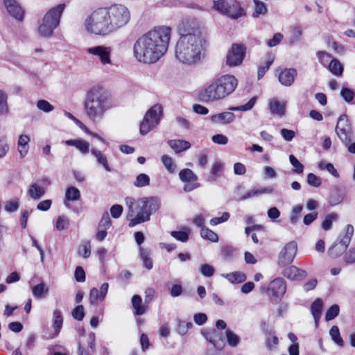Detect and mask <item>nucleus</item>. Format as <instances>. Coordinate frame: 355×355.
Instances as JSON below:
<instances>
[{"mask_svg": "<svg viewBox=\"0 0 355 355\" xmlns=\"http://www.w3.org/2000/svg\"><path fill=\"white\" fill-rule=\"evenodd\" d=\"M336 132L342 142L345 145L349 144L352 139V132L351 126L348 123L347 115L343 114L339 117L336 127Z\"/></svg>", "mask_w": 355, "mask_h": 355, "instance_id": "nucleus-11", "label": "nucleus"}, {"mask_svg": "<svg viewBox=\"0 0 355 355\" xmlns=\"http://www.w3.org/2000/svg\"><path fill=\"white\" fill-rule=\"evenodd\" d=\"M45 189L37 184L34 183L32 184L30 187V189L28 191V194L29 196L35 200H38L41 198L45 194Z\"/></svg>", "mask_w": 355, "mask_h": 355, "instance_id": "nucleus-35", "label": "nucleus"}, {"mask_svg": "<svg viewBox=\"0 0 355 355\" xmlns=\"http://www.w3.org/2000/svg\"><path fill=\"white\" fill-rule=\"evenodd\" d=\"M87 31L100 35H105L113 31L105 8L94 10L85 20Z\"/></svg>", "mask_w": 355, "mask_h": 355, "instance_id": "nucleus-6", "label": "nucleus"}, {"mask_svg": "<svg viewBox=\"0 0 355 355\" xmlns=\"http://www.w3.org/2000/svg\"><path fill=\"white\" fill-rule=\"evenodd\" d=\"M179 31L180 37L175 46L177 59L184 64L197 63L201 59L205 42L200 23L196 20H187L182 22Z\"/></svg>", "mask_w": 355, "mask_h": 355, "instance_id": "nucleus-2", "label": "nucleus"}, {"mask_svg": "<svg viewBox=\"0 0 355 355\" xmlns=\"http://www.w3.org/2000/svg\"><path fill=\"white\" fill-rule=\"evenodd\" d=\"M221 256L225 260H231L236 257V250L230 245H224L221 248Z\"/></svg>", "mask_w": 355, "mask_h": 355, "instance_id": "nucleus-44", "label": "nucleus"}, {"mask_svg": "<svg viewBox=\"0 0 355 355\" xmlns=\"http://www.w3.org/2000/svg\"><path fill=\"white\" fill-rule=\"evenodd\" d=\"M343 260L347 264L355 263V248H352L347 251H345Z\"/></svg>", "mask_w": 355, "mask_h": 355, "instance_id": "nucleus-64", "label": "nucleus"}, {"mask_svg": "<svg viewBox=\"0 0 355 355\" xmlns=\"http://www.w3.org/2000/svg\"><path fill=\"white\" fill-rule=\"evenodd\" d=\"M109 288V284L107 282L103 283L100 290L98 291L96 288H92L89 292V302L92 305H96L98 301H103L107 293Z\"/></svg>", "mask_w": 355, "mask_h": 355, "instance_id": "nucleus-18", "label": "nucleus"}, {"mask_svg": "<svg viewBox=\"0 0 355 355\" xmlns=\"http://www.w3.org/2000/svg\"><path fill=\"white\" fill-rule=\"evenodd\" d=\"M274 61V57L271 55H268L267 60L258 68L257 78L259 80L261 79L265 75L266 72L268 70L270 65Z\"/></svg>", "mask_w": 355, "mask_h": 355, "instance_id": "nucleus-40", "label": "nucleus"}, {"mask_svg": "<svg viewBox=\"0 0 355 355\" xmlns=\"http://www.w3.org/2000/svg\"><path fill=\"white\" fill-rule=\"evenodd\" d=\"M245 55V47L243 44H233L226 56V63L230 67L240 65Z\"/></svg>", "mask_w": 355, "mask_h": 355, "instance_id": "nucleus-10", "label": "nucleus"}, {"mask_svg": "<svg viewBox=\"0 0 355 355\" xmlns=\"http://www.w3.org/2000/svg\"><path fill=\"white\" fill-rule=\"evenodd\" d=\"M338 219V214L336 213H331L327 215L322 223V228L328 231L331 228L332 223L334 220H336Z\"/></svg>", "mask_w": 355, "mask_h": 355, "instance_id": "nucleus-48", "label": "nucleus"}, {"mask_svg": "<svg viewBox=\"0 0 355 355\" xmlns=\"http://www.w3.org/2000/svg\"><path fill=\"white\" fill-rule=\"evenodd\" d=\"M237 85L238 80L234 76H221L200 92L199 99L205 103L223 99L231 94Z\"/></svg>", "mask_w": 355, "mask_h": 355, "instance_id": "nucleus-5", "label": "nucleus"}, {"mask_svg": "<svg viewBox=\"0 0 355 355\" xmlns=\"http://www.w3.org/2000/svg\"><path fill=\"white\" fill-rule=\"evenodd\" d=\"M348 246H345L340 243V241L335 242L329 249L328 253L333 259H336L341 256L346 250Z\"/></svg>", "mask_w": 355, "mask_h": 355, "instance_id": "nucleus-31", "label": "nucleus"}, {"mask_svg": "<svg viewBox=\"0 0 355 355\" xmlns=\"http://www.w3.org/2000/svg\"><path fill=\"white\" fill-rule=\"evenodd\" d=\"M340 309L338 304L331 306L325 313V320L329 321L334 320L339 314Z\"/></svg>", "mask_w": 355, "mask_h": 355, "instance_id": "nucleus-55", "label": "nucleus"}, {"mask_svg": "<svg viewBox=\"0 0 355 355\" xmlns=\"http://www.w3.org/2000/svg\"><path fill=\"white\" fill-rule=\"evenodd\" d=\"M56 28V26L43 19L42 23L38 27V33L42 37H49L53 35Z\"/></svg>", "mask_w": 355, "mask_h": 355, "instance_id": "nucleus-26", "label": "nucleus"}, {"mask_svg": "<svg viewBox=\"0 0 355 355\" xmlns=\"http://www.w3.org/2000/svg\"><path fill=\"white\" fill-rule=\"evenodd\" d=\"M200 235L203 239L211 242H217L218 241V235L206 227H202V229L200 230Z\"/></svg>", "mask_w": 355, "mask_h": 355, "instance_id": "nucleus-45", "label": "nucleus"}, {"mask_svg": "<svg viewBox=\"0 0 355 355\" xmlns=\"http://www.w3.org/2000/svg\"><path fill=\"white\" fill-rule=\"evenodd\" d=\"M162 114L163 109L161 105L156 104L150 107L140 125V133L145 135L156 128L162 119Z\"/></svg>", "mask_w": 355, "mask_h": 355, "instance_id": "nucleus-8", "label": "nucleus"}, {"mask_svg": "<svg viewBox=\"0 0 355 355\" xmlns=\"http://www.w3.org/2000/svg\"><path fill=\"white\" fill-rule=\"evenodd\" d=\"M73 318L78 321H82L85 317L84 307L83 305L76 306L72 311Z\"/></svg>", "mask_w": 355, "mask_h": 355, "instance_id": "nucleus-60", "label": "nucleus"}, {"mask_svg": "<svg viewBox=\"0 0 355 355\" xmlns=\"http://www.w3.org/2000/svg\"><path fill=\"white\" fill-rule=\"evenodd\" d=\"M179 178L182 182L187 183L184 186L185 192H190L200 187V184L197 182V175L189 168L181 170L179 173Z\"/></svg>", "mask_w": 355, "mask_h": 355, "instance_id": "nucleus-14", "label": "nucleus"}, {"mask_svg": "<svg viewBox=\"0 0 355 355\" xmlns=\"http://www.w3.org/2000/svg\"><path fill=\"white\" fill-rule=\"evenodd\" d=\"M139 253L144 266L148 270H151L153 267V264L152 259L150 257L149 252L147 250L140 248Z\"/></svg>", "mask_w": 355, "mask_h": 355, "instance_id": "nucleus-38", "label": "nucleus"}, {"mask_svg": "<svg viewBox=\"0 0 355 355\" xmlns=\"http://www.w3.org/2000/svg\"><path fill=\"white\" fill-rule=\"evenodd\" d=\"M53 319V327L55 330L54 336H57L59 334L63 324L62 314L60 310H54Z\"/></svg>", "mask_w": 355, "mask_h": 355, "instance_id": "nucleus-32", "label": "nucleus"}, {"mask_svg": "<svg viewBox=\"0 0 355 355\" xmlns=\"http://www.w3.org/2000/svg\"><path fill=\"white\" fill-rule=\"evenodd\" d=\"M227 343L232 347H236L240 341V338L234 332L230 329H227L225 331Z\"/></svg>", "mask_w": 355, "mask_h": 355, "instance_id": "nucleus-46", "label": "nucleus"}, {"mask_svg": "<svg viewBox=\"0 0 355 355\" xmlns=\"http://www.w3.org/2000/svg\"><path fill=\"white\" fill-rule=\"evenodd\" d=\"M228 3L225 0L214 1L213 8L221 14L227 15Z\"/></svg>", "mask_w": 355, "mask_h": 355, "instance_id": "nucleus-54", "label": "nucleus"}, {"mask_svg": "<svg viewBox=\"0 0 355 355\" xmlns=\"http://www.w3.org/2000/svg\"><path fill=\"white\" fill-rule=\"evenodd\" d=\"M171 33L170 27L157 26L139 37L133 46L137 60L150 64L159 60L167 51Z\"/></svg>", "mask_w": 355, "mask_h": 355, "instance_id": "nucleus-1", "label": "nucleus"}, {"mask_svg": "<svg viewBox=\"0 0 355 355\" xmlns=\"http://www.w3.org/2000/svg\"><path fill=\"white\" fill-rule=\"evenodd\" d=\"M343 200V196L338 192L337 190L331 191L329 202L331 206H335L340 204Z\"/></svg>", "mask_w": 355, "mask_h": 355, "instance_id": "nucleus-56", "label": "nucleus"}, {"mask_svg": "<svg viewBox=\"0 0 355 355\" xmlns=\"http://www.w3.org/2000/svg\"><path fill=\"white\" fill-rule=\"evenodd\" d=\"M125 201L128 208L127 218L130 227L148 221L150 216L160 206V199L156 196L144 197L137 200L132 197H126Z\"/></svg>", "mask_w": 355, "mask_h": 355, "instance_id": "nucleus-4", "label": "nucleus"}, {"mask_svg": "<svg viewBox=\"0 0 355 355\" xmlns=\"http://www.w3.org/2000/svg\"><path fill=\"white\" fill-rule=\"evenodd\" d=\"M65 8V3L58 4L49 9L44 15L43 19L58 28L60 25V18Z\"/></svg>", "mask_w": 355, "mask_h": 355, "instance_id": "nucleus-15", "label": "nucleus"}, {"mask_svg": "<svg viewBox=\"0 0 355 355\" xmlns=\"http://www.w3.org/2000/svg\"><path fill=\"white\" fill-rule=\"evenodd\" d=\"M303 209V207L301 205H296L292 208L291 214L290 216V222L292 224H295L300 218V214Z\"/></svg>", "mask_w": 355, "mask_h": 355, "instance_id": "nucleus-57", "label": "nucleus"}, {"mask_svg": "<svg viewBox=\"0 0 355 355\" xmlns=\"http://www.w3.org/2000/svg\"><path fill=\"white\" fill-rule=\"evenodd\" d=\"M200 334L203 337L214 345L215 349L221 350L225 346L223 334L216 329H202Z\"/></svg>", "mask_w": 355, "mask_h": 355, "instance_id": "nucleus-13", "label": "nucleus"}, {"mask_svg": "<svg viewBox=\"0 0 355 355\" xmlns=\"http://www.w3.org/2000/svg\"><path fill=\"white\" fill-rule=\"evenodd\" d=\"M255 10L252 14L254 17H258L260 15H265L267 12L266 5L259 0H254Z\"/></svg>", "mask_w": 355, "mask_h": 355, "instance_id": "nucleus-51", "label": "nucleus"}, {"mask_svg": "<svg viewBox=\"0 0 355 355\" xmlns=\"http://www.w3.org/2000/svg\"><path fill=\"white\" fill-rule=\"evenodd\" d=\"M354 228L352 225L348 224L346 225L344 230V235L338 238L340 243L345 246H349L352 237L354 235Z\"/></svg>", "mask_w": 355, "mask_h": 355, "instance_id": "nucleus-34", "label": "nucleus"}, {"mask_svg": "<svg viewBox=\"0 0 355 355\" xmlns=\"http://www.w3.org/2000/svg\"><path fill=\"white\" fill-rule=\"evenodd\" d=\"M329 335L335 343H336L338 345H339L340 347L343 346L344 342L340 336V331L337 326H333L330 329Z\"/></svg>", "mask_w": 355, "mask_h": 355, "instance_id": "nucleus-47", "label": "nucleus"}, {"mask_svg": "<svg viewBox=\"0 0 355 355\" xmlns=\"http://www.w3.org/2000/svg\"><path fill=\"white\" fill-rule=\"evenodd\" d=\"M111 107L109 93L103 87L94 85L86 92L83 108L85 116L90 121H99Z\"/></svg>", "mask_w": 355, "mask_h": 355, "instance_id": "nucleus-3", "label": "nucleus"}, {"mask_svg": "<svg viewBox=\"0 0 355 355\" xmlns=\"http://www.w3.org/2000/svg\"><path fill=\"white\" fill-rule=\"evenodd\" d=\"M80 198V191L75 187H70L66 190L65 200L68 201L78 200Z\"/></svg>", "mask_w": 355, "mask_h": 355, "instance_id": "nucleus-43", "label": "nucleus"}, {"mask_svg": "<svg viewBox=\"0 0 355 355\" xmlns=\"http://www.w3.org/2000/svg\"><path fill=\"white\" fill-rule=\"evenodd\" d=\"M221 276L234 284L243 283L247 279L246 275L241 271H235L230 273L222 274Z\"/></svg>", "mask_w": 355, "mask_h": 355, "instance_id": "nucleus-23", "label": "nucleus"}, {"mask_svg": "<svg viewBox=\"0 0 355 355\" xmlns=\"http://www.w3.org/2000/svg\"><path fill=\"white\" fill-rule=\"evenodd\" d=\"M36 105L38 110L45 113H49L54 110V106L44 99L39 100Z\"/></svg>", "mask_w": 355, "mask_h": 355, "instance_id": "nucleus-52", "label": "nucleus"}, {"mask_svg": "<svg viewBox=\"0 0 355 355\" xmlns=\"http://www.w3.org/2000/svg\"><path fill=\"white\" fill-rule=\"evenodd\" d=\"M168 144L176 153H180L191 147V144L189 141L182 139L169 140Z\"/></svg>", "mask_w": 355, "mask_h": 355, "instance_id": "nucleus-25", "label": "nucleus"}, {"mask_svg": "<svg viewBox=\"0 0 355 355\" xmlns=\"http://www.w3.org/2000/svg\"><path fill=\"white\" fill-rule=\"evenodd\" d=\"M322 306L323 302L320 298L316 299L311 305V314L314 318L316 326L318 325V321L321 317Z\"/></svg>", "mask_w": 355, "mask_h": 355, "instance_id": "nucleus-28", "label": "nucleus"}, {"mask_svg": "<svg viewBox=\"0 0 355 355\" xmlns=\"http://www.w3.org/2000/svg\"><path fill=\"white\" fill-rule=\"evenodd\" d=\"M297 74V71L295 69H284L279 73L278 79L282 85L288 87L294 83Z\"/></svg>", "mask_w": 355, "mask_h": 355, "instance_id": "nucleus-19", "label": "nucleus"}, {"mask_svg": "<svg viewBox=\"0 0 355 355\" xmlns=\"http://www.w3.org/2000/svg\"><path fill=\"white\" fill-rule=\"evenodd\" d=\"M8 98L7 94L0 89V116H7L10 114Z\"/></svg>", "mask_w": 355, "mask_h": 355, "instance_id": "nucleus-37", "label": "nucleus"}, {"mask_svg": "<svg viewBox=\"0 0 355 355\" xmlns=\"http://www.w3.org/2000/svg\"><path fill=\"white\" fill-rule=\"evenodd\" d=\"M193 327L191 322H186L181 320H178V327L177 331L181 336L185 335L188 329Z\"/></svg>", "mask_w": 355, "mask_h": 355, "instance_id": "nucleus-50", "label": "nucleus"}, {"mask_svg": "<svg viewBox=\"0 0 355 355\" xmlns=\"http://www.w3.org/2000/svg\"><path fill=\"white\" fill-rule=\"evenodd\" d=\"M64 143L67 146H75L83 154H87L89 151V144L83 139H69L66 140Z\"/></svg>", "mask_w": 355, "mask_h": 355, "instance_id": "nucleus-24", "label": "nucleus"}, {"mask_svg": "<svg viewBox=\"0 0 355 355\" xmlns=\"http://www.w3.org/2000/svg\"><path fill=\"white\" fill-rule=\"evenodd\" d=\"M105 8L114 32L127 25L130 20V10L123 4L115 3Z\"/></svg>", "mask_w": 355, "mask_h": 355, "instance_id": "nucleus-7", "label": "nucleus"}, {"mask_svg": "<svg viewBox=\"0 0 355 355\" xmlns=\"http://www.w3.org/2000/svg\"><path fill=\"white\" fill-rule=\"evenodd\" d=\"M259 327L261 330L266 335L270 336L274 334L272 327L266 320H261L259 322Z\"/></svg>", "mask_w": 355, "mask_h": 355, "instance_id": "nucleus-63", "label": "nucleus"}, {"mask_svg": "<svg viewBox=\"0 0 355 355\" xmlns=\"http://www.w3.org/2000/svg\"><path fill=\"white\" fill-rule=\"evenodd\" d=\"M87 52L93 55L97 56L103 64H110L111 62L110 54L112 49L110 47L105 46H96L89 47Z\"/></svg>", "mask_w": 355, "mask_h": 355, "instance_id": "nucleus-16", "label": "nucleus"}, {"mask_svg": "<svg viewBox=\"0 0 355 355\" xmlns=\"http://www.w3.org/2000/svg\"><path fill=\"white\" fill-rule=\"evenodd\" d=\"M236 116L232 112H224L211 116L210 121L213 123L229 124L234 121Z\"/></svg>", "mask_w": 355, "mask_h": 355, "instance_id": "nucleus-20", "label": "nucleus"}, {"mask_svg": "<svg viewBox=\"0 0 355 355\" xmlns=\"http://www.w3.org/2000/svg\"><path fill=\"white\" fill-rule=\"evenodd\" d=\"M265 291H267L272 303L277 304L278 299L282 298L286 293V282L282 278H276L270 282L267 288H261L262 292H264Z\"/></svg>", "mask_w": 355, "mask_h": 355, "instance_id": "nucleus-9", "label": "nucleus"}, {"mask_svg": "<svg viewBox=\"0 0 355 355\" xmlns=\"http://www.w3.org/2000/svg\"><path fill=\"white\" fill-rule=\"evenodd\" d=\"M95 347V334L90 332L88 334V348L89 349H85L80 344L78 345V355H91L94 352Z\"/></svg>", "mask_w": 355, "mask_h": 355, "instance_id": "nucleus-27", "label": "nucleus"}, {"mask_svg": "<svg viewBox=\"0 0 355 355\" xmlns=\"http://www.w3.org/2000/svg\"><path fill=\"white\" fill-rule=\"evenodd\" d=\"M257 98L256 96H254V97L251 98L247 103L240 105V106L230 107L229 110H230V111H243V112L250 110L254 106V105L257 102Z\"/></svg>", "mask_w": 355, "mask_h": 355, "instance_id": "nucleus-41", "label": "nucleus"}, {"mask_svg": "<svg viewBox=\"0 0 355 355\" xmlns=\"http://www.w3.org/2000/svg\"><path fill=\"white\" fill-rule=\"evenodd\" d=\"M227 16L232 19H238L245 15L244 10L237 1L228 3Z\"/></svg>", "mask_w": 355, "mask_h": 355, "instance_id": "nucleus-22", "label": "nucleus"}, {"mask_svg": "<svg viewBox=\"0 0 355 355\" xmlns=\"http://www.w3.org/2000/svg\"><path fill=\"white\" fill-rule=\"evenodd\" d=\"M329 71L336 76H340L343 72V67L337 59H332L329 64Z\"/></svg>", "mask_w": 355, "mask_h": 355, "instance_id": "nucleus-39", "label": "nucleus"}, {"mask_svg": "<svg viewBox=\"0 0 355 355\" xmlns=\"http://www.w3.org/2000/svg\"><path fill=\"white\" fill-rule=\"evenodd\" d=\"M91 153L96 157L97 162L101 165L106 171L110 172L112 171L107 157L101 151L96 148H92Z\"/></svg>", "mask_w": 355, "mask_h": 355, "instance_id": "nucleus-29", "label": "nucleus"}, {"mask_svg": "<svg viewBox=\"0 0 355 355\" xmlns=\"http://www.w3.org/2000/svg\"><path fill=\"white\" fill-rule=\"evenodd\" d=\"M282 275L289 279L297 280L304 278L306 275V272L304 270L291 266L283 270Z\"/></svg>", "mask_w": 355, "mask_h": 355, "instance_id": "nucleus-21", "label": "nucleus"}, {"mask_svg": "<svg viewBox=\"0 0 355 355\" xmlns=\"http://www.w3.org/2000/svg\"><path fill=\"white\" fill-rule=\"evenodd\" d=\"M150 184V178L147 174L140 173L139 174L133 183L135 187L141 188L145 187Z\"/></svg>", "mask_w": 355, "mask_h": 355, "instance_id": "nucleus-42", "label": "nucleus"}, {"mask_svg": "<svg viewBox=\"0 0 355 355\" xmlns=\"http://www.w3.org/2000/svg\"><path fill=\"white\" fill-rule=\"evenodd\" d=\"M132 304L135 310V315H141L146 313V306L142 304V299L138 295H135L132 297Z\"/></svg>", "mask_w": 355, "mask_h": 355, "instance_id": "nucleus-33", "label": "nucleus"}, {"mask_svg": "<svg viewBox=\"0 0 355 355\" xmlns=\"http://www.w3.org/2000/svg\"><path fill=\"white\" fill-rule=\"evenodd\" d=\"M289 161L291 165L295 168L293 169V173L297 174H301L303 173V164L293 155H289Z\"/></svg>", "mask_w": 355, "mask_h": 355, "instance_id": "nucleus-53", "label": "nucleus"}, {"mask_svg": "<svg viewBox=\"0 0 355 355\" xmlns=\"http://www.w3.org/2000/svg\"><path fill=\"white\" fill-rule=\"evenodd\" d=\"M297 250V243L291 241L288 243L280 252L278 258V265L284 267L293 261Z\"/></svg>", "mask_w": 355, "mask_h": 355, "instance_id": "nucleus-12", "label": "nucleus"}, {"mask_svg": "<svg viewBox=\"0 0 355 355\" xmlns=\"http://www.w3.org/2000/svg\"><path fill=\"white\" fill-rule=\"evenodd\" d=\"M340 96L345 102L350 103L353 101L355 94L351 89L343 87L340 91Z\"/></svg>", "mask_w": 355, "mask_h": 355, "instance_id": "nucleus-58", "label": "nucleus"}, {"mask_svg": "<svg viewBox=\"0 0 355 355\" xmlns=\"http://www.w3.org/2000/svg\"><path fill=\"white\" fill-rule=\"evenodd\" d=\"M162 164L168 173H173L175 171V164L173 162L172 157L168 155H164L161 157Z\"/></svg>", "mask_w": 355, "mask_h": 355, "instance_id": "nucleus-49", "label": "nucleus"}, {"mask_svg": "<svg viewBox=\"0 0 355 355\" xmlns=\"http://www.w3.org/2000/svg\"><path fill=\"white\" fill-rule=\"evenodd\" d=\"M8 14L18 21L24 19V10L17 0H3Z\"/></svg>", "mask_w": 355, "mask_h": 355, "instance_id": "nucleus-17", "label": "nucleus"}, {"mask_svg": "<svg viewBox=\"0 0 355 355\" xmlns=\"http://www.w3.org/2000/svg\"><path fill=\"white\" fill-rule=\"evenodd\" d=\"M302 36V31L299 28H296L293 30L292 35L289 39L288 43L290 45H293L299 42Z\"/></svg>", "mask_w": 355, "mask_h": 355, "instance_id": "nucleus-62", "label": "nucleus"}, {"mask_svg": "<svg viewBox=\"0 0 355 355\" xmlns=\"http://www.w3.org/2000/svg\"><path fill=\"white\" fill-rule=\"evenodd\" d=\"M33 295L37 299H42L46 297L49 293V288L46 286L45 284L42 282L34 286L32 288Z\"/></svg>", "mask_w": 355, "mask_h": 355, "instance_id": "nucleus-36", "label": "nucleus"}, {"mask_svg": "<svg viewBox=\"0 0 355 355\" xmlns=\"http://www.w3.org/2000/svg\"><path fill=\"white\" fill-rule=\"evenodd\" d=\"M285 103H280L279 101L274 99L269 103V108L272 114H277L282 116L285 114Z\"/></svg>", "mask_w": 355, "mask_h": 355, "instance_id": "nucleus-30", "label": "nucleus"}, {"mask_svg": "<svg viewBox=\"0 0 355 355\" xmlns=\"http://www.w3.org/2000/svg\"><path fill=\"white\" fill-rule=\"evenodd\" d=\"M112 225V220L108 214V213L106 211L103 213L102 218L98 223V227L108 230Z\"/></svg>", "mask_w": 355, "mask_h": 355, "instance_id": "nucleus-59", "label": "nucleus"}, {"mask_svg": "<svg viewBox=\"0 0 355 355\" xmlns=\"http://www.w3.org/2000/svg\"><path fill=\"white\" fill-rule=\"evenodd\" d=\"M171 235L181 242H186L189 239V232L187 231H172Z\"/></svg>", "mask_w": 355, "mask_h": 355, "instance_id": "nucleus-61", "label": "nucleus"}]
</instances>
